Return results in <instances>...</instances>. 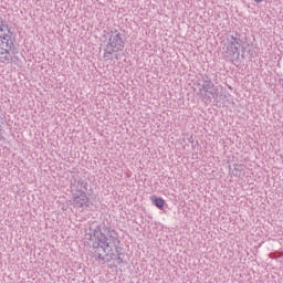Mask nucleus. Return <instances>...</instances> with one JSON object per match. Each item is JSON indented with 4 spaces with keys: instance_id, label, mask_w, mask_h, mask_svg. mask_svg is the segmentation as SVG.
I'll return each instance as SVG.
<instances>
[{
    "instance_id": "f257e3e1",
    "label": "nucleus",
    "mask_w": 283,
    "mask_h": 283,
    "mask_svg": "<svg viewBox=\"0 0 283 283\" xmlns=\"http://www.w3.org/2000/svg\"><path fill=\"white\" fill-rule=\"evenodd\" d=\"M86 240L92 242L91 253L98 264H107L112 260H117V264H123L120 248H118L120 240L116 230L102 224L86 234Z\"/></svg>"
},
{
    "instance_id": "f03ea898",
    "label": "nucleus",
    "mask_w": 283,
    "mask_h": 283,
    "mask_svg": "<svg viewBox=\"0 0 283 283\" xmlns=\"http://www.w3.org/2000/svg\"><path fill=\"white\" fill-rule=\"evenodd\" d=\"M199 86V96L203 98V101H211L213 98L217 103L227 98V95L222 93V86L213 84L211 77L207 74L201 75V80L198 83Z\"/></svg>"
},
{
    "instance_id": "7ed1b4c3",
    "label": "nucleus",
    "mask_w": 283,
    "mask_h": 283,
    "mask_svg": "<svg viewBox=\"0 0 283 283\" xmlns=\"http://www.w3.org/2000/svg\"><path fill=\"white\" fill-rule=\"evenodd\" d=\"M12 45H14V35L3 18L0 17V63L12 61V55H10Z\"/></svg>"
},
{
    "instance_id": "20e7f679",
    "label": "nucleus",
    "mask_w": 283,
    "mask_h": 283,
    "mask_svg": "<svg viewBox=\"0 0 283 283\" xmlns=\"http://www.w3.org/2000/svg\"><path fill=\"white\" fill-rule=\"evenodd\" d=\"M106 44L104 48V61H114V54L125 50V38L118 30H112L106 35Z\"/></svg>"
},
{
    "instance_id": "39448f33",
    "label": "nucleus",
    "mask_w": 283,
    "mask_h": 283,
    "mask_svg": "<svg viewBox=\"0 0 283 283\" xmlns=\"http://www.w3.org/2000/svg\"><path fill=\"white\" fill-rule=\"evenodd\" d=\"M73 195L71 199V205L75 209H81L83 211L84 207L90 206V197H87V181L80 179L74 181L71 187Z\"/></svg>"
},
{
    "instance_id": "423d86ee",
    "label": "nucleus",
    "mask_w": 283,
    "mask_h": 283,
    "mask_svg": "<svg viewBox=\"0 0 283 283\" xmlns=\"http://www.w3.org/2000/svg\"><path fill=\"white\" fill-rule=\"evenodd\" d=\"M242 45H244V41H242V35L240 33L230 35L228 38L226 56H228L229 59H233L235 54H240V48H242Z\"/></svg>"
},
{
    "instance_id": "0eeeda50",
    "label": "nucleus",
    "mask_w": 283,
    "mask_h": 283,
    "mask_svg": "<svg viewBox=\"0 0 283 283\" xmlns=\"http://www.w3.org/2000/svg\"><path fill=\"white\" fill-rule=\"evenodd\" d=\"M153 205L157 207L158 209H163L165 207V200L163 198L154 197L151 199Z\"/></svg>"
},
{
    "instance_id": "6e6552de",
    "label": "nucleus",
    "mask_w": 283,
    "mask_h": 283,
    "mask_svg": "<svg viewBox=\"0 0 283 283\" xmlns=\"http://www.w3.org/2000/svg\"><path fill=\"white\" fill-rule=\"evenodd\" d=\"M234 171H235L234 174L235 176H242V174H244V166L240 164H235Z\"/></svg>"
},
{
    "instance_id": "1a4fd4ad",
    "label": "nucleus",
    "mask_w": 283,
    "mask_h": 283,
    "mask_svg": "<svg viewBox=\"0 0 283 283\" xmlns=\"http://www.w3.org/2000/svg\"><path fill=\"white\" fill-rule=\"evenodd\" d=\"M6 139V130L0 129V143Z\"/></svg>"
},
{
    "instance_id": "9d476101",
    "label": "nucleus",
    "mask_w": 283,
    "mask_h": 283,
    "mask_svg": "<svg viewBox=\"0 0 283 283\" xmlns=\"http://www.w3.org/2000/svg\"><path fill=\"white\" fill-rule=\"evenodd\" d=\"M255 1V3H262V1H264V0H254Z\"/></svg>"
}]
</instances>
